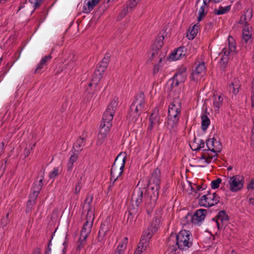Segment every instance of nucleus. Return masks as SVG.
<instances>
[{
	"label": "nucleus",
	"mask_w": 254,
	"mask_h": 254,
	"mask_svg": "<svg viewBox=\"0 0 254 254\" xmlns=\"http://www.w3.org/2000/svg\"><path fill=\"white\" fill-rule=\"evenodd\" d=\"M118 105V98L114 97L104 112L100 126L97 144L101 145L104 142L112 126V120Z\"/></svg>",
	"instance_id": "nucleus-1"
},
{
	"label": "nucleus",
	"mask_w": 254,
	"mask_h": 254,
	"mask_svg": "<svg viewBox=\"0 0 254 254\" xmlns=\"http://www.w3.org/2000/svg\"><path fill=\"white\" fill-rule=\"evenodd\" d=\"M161 172L158 168L152 173L149 181L147 194H145L144 199L147 207L152 211L155 206L156 202L159 196V190L160 184Z\"/></svg>",
	"instance_id": "nucleus-2"
},
{
	"label": "nucleus",
	"mask_w": 254,
	"mask_h": 254,
	"mask_svg": "<svg viewBox=\"0 0 254 254\" xmlns=\"http://www.w3.org/2000/svg\"><path fill=\"white\" fill-rule=\"evenodd\" d=\"M207 150H204L198 161L202 164H209L213 158L217 156V152L220 151L221 145L214 138H209L206 141Z\"/></svg>",
	"instance_id": "nucleus-3"
},
{
	"label": "nucleus",
	"mask_w": 254,
	"mask_h": 254,
	"mask_svg": "<svg viewBox=\"0 0 254 254\" xmlns=\"http://www.w3.org/2000/svg\"><path fill=\"white\" fill-rule=\"evenodd\" d=\"M92 199L93 197L92 196L87 195L83 205V211L85 212H87V219L83 225L80 235V237H81L83 240L86 239L91 231L94 219L93 217H92L93 215L91 204L92 202Z\"/></svg>",
	"instance_id": "nucleus-4"
},
{
	"label": "nucleus",
	"mask_w": 254,
	"mask_h": 254,
	"mask_svg": "<svg viewBox=\"0 0 254 254\" xmlns=\"http://www.w3.org/2000/svg\"><path fill=\"white\" fill-rule=\"evenodd\" d=\"M176 242L178 248L182 250H186L192 245V236L189 231H181L177 235H172L169 239V243Z\"/></svg>",
	"instance_id": "nucleus-5"
},
{
	"label": "nucleus",
	"mask_w": 254,
	"mask_h": 254,
	"mask_svg": "<svg viewBox=\"0 0 254 254\" xmlns=\"http://www.w3.org/2000/svg\"><path fill=\"white\" fill-rule=\"evenodd\" d=\"M144 106V95L140 93L136 95L135 100L132 103L128 118L132 122H136L138 117L142 112Z\"/></svg>",
	"instance_id": "nucleus-6"
},
{
	"label": "nucleus",
	"mask_w": 254,
	"mask_h": 254,
	"mask_svg": "<svg viewBox=\"0 0 254 254\" xmlns=\"http://www.w3.org/2000/svg\"><path fill=\"white\" fill-rule=\"evenodd\" d=\"M109 58L110 56H109V54L106 55V56L102 59L100 64V67H97V69L94 72V76L92 78V82L89 83V88H87L86 91L87 100L91 98L93 96L92 93L90 92L89 88H90L93 84H97L98 81H99L102 76V74L107 67L108 64L109 62Z\"/></svg>",
	"instance_id": "nucleus-7"
},
{
	"label": "nucleus",
	"mask_w": 254,
	"mask_h": 254,
	"mask_svg": "<svg viewBox=\"0 0 254 254\" xmlns=\"http://www.w3.org/2000/svg\"><path fill=\"white\" fill-rule=\"evenodd\" d=\"M181 108V104L178 100L173 101L169 106L168 124L171 125L172 128L176 127L179 121Z\"/></svg>",
	"instance_id": "nucleus-8"
},
{
	"label": "nucleus",
	"mask_w": 254,
	"mask_h": 254,
	"mask_svg": "<svg viewBox=\"0 0 254 254\" xmlns=\"http://www.w3.org/2000/svg\"><path fill=\"white\" fill-rule=\"evenodd\" d=\"M227 184L229 186V189L232 192H237L243 188L244 184V178L242 176L235 175L228 178L224 182V184Z\"/></svg>",
	"instance_id": "nucleus-9"
},
{
	"label": "nucleus",
	"mask_w": 254,
	"mask_h": 254,
	"mask_svg": "<svg viewBox=\"0 0 254 254\" xmlns=\"http://www.w3.org/2000/svg\"><path fill=\"white\" fill-rule=\"evenodd\" d=\"M43 179L44 177L42 176L39 180L36 181L33 185L31 192L29 195V199L27 202V212L31 210L30 205H33L34 204L35 201L42 188Z\"/></svg>",
	"instance_id": "nucleus-10"
},
{
	"label": "nucleus",
	"mask_w": 254,
	"mask_h": 254,
	"mask_svg": "<svg viewBox=\"0 0 254 254\" xmlns=\"http://www.w3.org/2000/svg\"><path fill=\"white\" fill-rule=\"evenodd\" d=\"M220 200L218 194L216 192L211 193L209 191L203 195L199 200V204L204 207H210L217 204Z\"/></svg>",
	"instance_id": "nucleus-11"
},
{
	"label": "nucleus",
	"mask_w": 254,
	"mask_h": 254,
	"mask_svg": "<svg viewBox=\"0 0 254 254\" xmlns=\"http://www.w3.org/2000/svg\"><path fill=\"white\" fill-rule=\"evenodd\" d=\"M206 213V210L200 209L197 210L193 215L188 213L184 219L186 220V222L190 220L192 224L200 226L205 218Z\"/></svg>",
	"instance_id": "nucleus-12"
},
{
	"label": "nucleus",
	"mask_w": 254,
	"mask_h": 254,
	"mask_svg": "<svg viewBox=\"0 0 254 254\" xmlns=\"http://www.w3.org/2000/svg\"><path fill=\"white\" fill-rule=\"evenodd\" d=\"M126 163V158L123 157L121 153L119 154L116 157L113 165L111 169V174H113L118 177H120L122 174L125 165Z\"/></svg>",
	"instance_id": "nucleus-13"
},
{
	"label": "nucleus",
	"mask_w": 254,
	"mask_h": 254,
	"mask_svg": "<svg viewBox=\"0 0 254 254\" xmlns=\"http://www.w3.org/2000/svg\"><path fill=\"white\" fill-rule=\"evenodd\" d=\"M236 51V47L233 44L229 45L223 48L220 55L221 56V62L224 64L227 63L230 57L235 54Z\"/></svg>",
	"instance_id": "nucleus-14"
},
{
	"label": "nucleus",
	"mask_w": 254,
	"mask_h": 254,
	"mask_svg": "<svg viewBox=\"0 0 254 254\" xmlns=\"http://www.w3.org/2000/svg\"><path fill=\"white\" fill-rule=\"evenodd\" d=\"M213 220L215 221L218 228L220 229L222 228L224 225H227L229 219L225 211L221 210L218 212L216 218H213Z\"/></svg>",
	"instance_id": "nucleus-15"
},
{
	"label": "nucleus",
	"mask_w": 254,
	"mask_h": 254,
	"mask_svg": "<svg viewBox=\"0 0 254 254\" xmlns=\"http://www.w3.org/2000/svg\"><path fill=\"white\" fill-rule=\"evenodd\" d=\"M186 77L187 74L185 69L178 71L172 78L171 86L172 87L177 86L180 83L184 82Z\"/></svg>",
	"instance_id": "nucleus-16"
},
{
	"label": "nucleus",
	"mask_w": 254,
	"mask_h": 254,
	"mask_svg": "<svg viewBox=\"0 0 254 254\" xmlns=\"http://www.w3.org/2000/svg\"><path fill=\"white\" fill-rule=\"evenodd\" d=\"M145 188H136L132 195V200L134 201L137 206L142 202L143 195L146 192Z\"/></svg>",
	"instance_id": "nucleus-17"
},
{
	"label": "nucleus",
	"mask_w": 254,
	"mask_h": 254,
	"mask_svg": "<svg viewBox=\"0 0 254 254\" xmlns=\"http://www.w3.org/2000/svg\"><path fill=\"white\" fill-rule=\"evenodd\" d=\"M205 67L204 62L199 63L193 70L190 77L191 80L196 81L200 77V74L204 71Z\"/></svg>",
	"instance_id": "nucleus-18"
},
{
	"label": "nucleus",
	"mask_w": 254,
	"mask_h": 254,
	"mask_svg": "<svg viewBox=\"0 0 254 254\" xmlns=\"http://www.w3.org/2000/svg\"><path fill=\"white\" fill-rule=\"evenodd\" d=\"M140 0H129L127 6L122 9L120 15L118 17V20H121L126 16L129 10H131L132 8L135 7Z\"/></svg>",
	"instance_id": "nucleus-19"
},
{
	"label": "nucleus",
	"mask_w": 254,
	"mask_h": 254,
	"mask_svg": "<svg viewBox=\"0 0 254 254\" xmlns=\"http://www.w3.org/2000/svg\"><path fill=\"white\" fill-rule=\"evenodd\" d=\"M187 49L185 47H180L176 51L173 52L170 56V59L172 61H176L183 59L186 55Z\"/></svg>",
	"instance_id": "nucleus-20"
},
{
	"label": "nucleus",
	"mask_w": 254,
	"mask_h": 254,
	"mask_svg": "<svg viewBox=\"0 0 254 254\" xmlns=\"http://www.w3.org/2000/svg\"><path fill=\"white\" fill-rule=\"evenodd\" d=\"M161 123L160 117L157 112L152 113L149 119L150 125L148 127V129L152 130L158 128Z\"/></svg>",
	"instance_id": "nucleus-21"
},
{
	"label": "nucleus",
	"mask_w": 254,
	"mask_h": 254,
	"mask_svg": "<svg viewBox=\"0 0 254 254\" xmlns=\"http://www.w3.org/2000/svg\"><path fill=\"white\" fill-rule=\"evenodd\" d=\"M164 37L159 36L156 39L152 48V57L155 58L156 55H158L159 50L162 48L163 45Z\"/></svg>",
	"instance_id": "nucleus-22"
},
{
	"label": "nucleus",
	"mask_w": 254,
	"mask_h": 254,
	"mask_svg": "<svg viewBox=\"0 0 254 254\" xmlns=\"http://www.w3.org/2000/svg\"><path fill=\"white\" fill-rule=\"evenodd\" d=\"M100 0H85L82 11L85 13H90L99 3Z\"/></svg>",
	"instance_id": "nucleus-23"
},
{
	"label": "nucleus",
	"mask_w": 254,
	"mask_h": 254,
	"mask_svg": "<svg viewBox=\"0 0 254 254\" xmlns=\"http://www.w3.org/2000/svg\"><path fill=\"white\" fill-rule=\"evenodd\" d=\"M155 232L154 231V229L152 228V226H151L150 228H148V230H145L143 232V234L141 237V244H145L147 245V242L149 241V240L152 237L153 233Z\"/></svg>",
	"instance_id": "nucleus-24"
},
{
	"label": "nucleus",
	"mask_w": 254,
	"mask_h": 254,
	"mask_svg": "<svg viewBox=\"0 0 254 254\" xmlns=\"http://www.w3.org/2000/svg\"><path fill=\"white\" fill-rule=\"evenodd\" d=\"M213 106L215 112H218L222 106L223 98L221 95H214L212 97Z\"/></svg>",
	"instance_id": "nucleus-25"
},
{
	"label": "nucleus",
	"mask_w": 254,
	"mask_h": 254,
	"mask_svg": "<svg viewBox=\"0 0 254 254\" xmlns=\"http://www.w3.org/2000/svg\"><path fill=\"white\" fill-rule=\"evenodd\" d=\"M127 243V238H124L122 241L119 243L114 254H125Z\"/></svg>",
	"instance_id": "nucleus-26"
},
{
	"label": "nucleus",
	"mask_w": 254,
	"mask_h": 254,
	"mask_svg": "<svg viewBox=\"0 0 254 254\" xmlns=\"http://www.w3.org/2000/svg\"><path fill=\"white\" fill-rule=\"evenodd\" d=\"M85 144V139L84 137L80 136L79 138L74 143L73 148L75 150V153L79 154V152L82 150L83 146Z\"/></svg>",
	"instance_id": "nucleus-27"
},
{
	"label": "nucleus",
	"mask_w": 254,
	"mask_h": 254,
	"mask_svg": "<svg viewBox=\"0 0 254 254\" xmlns=\"http://www.w3.org/2000/svg\"><path fill=\"white\" fill-rule=\"evenodd\" d=\"M240 81L238 78H234L229 85L230 91L232 92L234 95L238 94L240 88Z\"/></svg>",
	"instance_id": "nucleus-28"
},
{
	"label": "nucleus",
	"mask_w": 254,
	"mask_h": 254,
	"mask_svg": "<svg viewBox=\"0 0 254 254\" xmlns=\"http://www.w3.org/2000/svg\"><path fill=\"white\" fill-rule=\"evenodd\" d=\"M205 145L204 141L200 139H194V141L190 144L191 148L194 151L199 150L201 148H203Z\"/></svg>",
	"instance_id": "nucleus-29"
},
{
	"label": "nucleus",
	"mask_w": 254,
	"mask_h": 254,
	"mask_svg": "<svg viewBox=\"0 0 254 254\" xmlns=\"http://www.w3.org/2000/svg\"><path fill=\"white\" fill-rule=\"evenodd\" d=\"M78 157V153H73L69 157L66 165V168L68 172H70L72 170L73 165L77 161Z\"/></svg>",
	"instance_id": "nucleus-30"
},
{
	"label": "nucleus",
	"mask_w": 254,
	"mask_h": 254,
	"mask_svg": "<svg viewBox=\"0 0 254 254\" xmlns=\"http://www.w3.org/2000/svg\"><path fill=\"white\" fill-rule=\"evenodd\" d=\"M52 59L51 55L45 56L44 57L40 62L37 68L35 69V72H38L40 70L43 69L44 66L46 65L47 63L49 62Z\"/></svg>",
	"instance_id": "nucleus-31"
},
{
	"label": "nucleus",
	"mask_w": 254,
	"mask_h": 254,
	"mask_svg": "<svg viewBox=\"0 0 254 254\" xmlns=\"http://www.w3.org/2000/svg\"><path fill=\"white\" fill-rule=\"evenodd\" d=\"M208 5L203 4L200 6L198 10V16L197 17V21L200 22L205 16L207 13Z\"/></svg>",
	"instance_id": "nucleus-32"
},
{
	"label": "nucleus",
	"mask_w": 254,
	"mask_h": 254,
	"mask_svg": "<svg viewBox=\"0 0 254 254\" xmlns=\"http://www.w3.org/2000/svg\"><path fill=\"white\" fill-rule=\"evenodd\" d=\"M251 27L249 25H245L243 31V39L246 43L250 41L251 38V34L250 32Z\"/></svg>",
	"instance_id": "nucleus-33"
},
{
	"label": "nucleus",
	"mask_w": 254,
	"mask_h": 254,
	"mask_svg": "<svg viewBox=\"0 0 254 254\" xmlns=\"http://www.w3.org/2000/svg\"><path fill=\"white\" fill-rule=\"evenodd\" d=\"M231 5H227L226 6H222V5H220L218 9H215L214 10V13L216 15H223L227 13L230 10Z\"/></svg>",
	"instance_id": "nucleus-34"
},
{
	"label": "nucleus",
	"mask_w": 254,
	"mask_h": 254,
	"mask_svg": "<svg viewBox=\"0 0 254 254\" xmlns=\"http://www.w3.org/2000/svg\"><path fill=\"white\" fill-rule=\"evenodd\" d=\"M201 129L205 130L210 125V121L209 119L206 115H202L201 117Z\"/></svg>",
	"instance_id": "nucleus-35"
},
{
	"label": "nucleus",
	"mask_w": 254,
	"mask_h": 254,
	"mask_svg": "<svg viewBox=\"0 0 254 254\" xmlns=\"http://www.w3.org/2000/svg\"><path fill=\"white\" fill-rule=\"evenodd\" d=\"M85 180L83 178V177L81 176L80 179L78 180V182L75 186V193L76 194H78L81 188H82V184L83 183H84Z\"/></svg>",
	"instance_id": "nucleus-36"
},
{
	"label": "nucleus",
	"mask_w": 254,
	"mask_h": 254,
	"mask_svg": "<svg viewBox=\"0 0 254 254\" xmlns=\"http://www.w3.org/2000/svg\"><path fill=\"white\" fill-rule=\"evenodd\" d=\"M104 226H105V225H103V226L101 225L100 229L99 231V233H98L99 236L98 237V241H100V242H101L103 240V238L107 232V230L106 229H104L103 227H104Z\"/></svg>",
	"instance_id": "nucleus-37"
},
{
	"label": "nucleus",
	"mask_w": 254,
	"mask_h": 254,
	"mask_svg": "<svg viewBox=\"0 0 254 254\" xmlns=\"http://www.w3.org/2000/svg\"><path fill=\"white\" fill-rule=\"evenodd\" d=\"M147 245L145 244H141V241L138 244V248L136 249L133 254H141L142 252L145 250Z\"/></svg>",
	"instance_id": "nucleus-38"
},
{
	"label": "nucleus",
	"mask_w": 254,
	"mask_h": 254,
	"mask_svg": "<svg viewBox=\"0 0 254 254\" xmlns=\"http://www.w3.org/2000/svg\"><path fill=\"white\" fill-rule=\"evenodd\" d=\"M222 180L220 178H217L216 180H213L211 183V188L212 189L218 188Z\"/></svg>",
	"instance_id": "nucleus-39"
},
{
	"label": "nucleus",
	"mask_w": 254,
	"mask_h": 254,
	"mask_svg": "<svg viewBox=\"0 0 254 254\" xmlns=\"http://www.w3.org/2000/svg\"><path fill=\"white\" fill-rule=\"evenodd\" d=\"M59 174V169L58 167L54 168L53 170L49 174L50 179L54 180L55 178Z\"/></svg>",
	"instance_id": "nucleus-40"
},
{
	"label": "nucleus",
	"mask_w": 254,
	"mask_h": 254,
	"mask_svg": "<svg viewBox=\"0 0 254 254\" xmlns=\"http://www.w3.org/2000/svg\"><path fill=\"white\" fill-rule=\"evenodd\" d=\"M198 24H195L190 31V35L191 36V39L194 38L198 32Z\"/></svg>",
	"instance_id": "nucleus-41"
},
{
	"label": "nucleus",
	"mask_w": 254,
	"mask_h": 254,
	"mask_svg": "<svg viewBox=\"0 0 254 254\" xmlns=\"http://www.w3.org/2000/svg\"><path fill=\"white\" fill-rule=\"evenodd\" d=\"M85 243L86 240H83L81 237H79L76 246V250L80 251L85 245Z\"/></svg>",
	"instance_id": "nucleus-42"
},
{
	"label": "nucleus",
	"mask_w": 254,
	"mask_h": 254,
	"mask_svg": "<svg viewBox=\"0 0 254 254\" xmlns=\"http://www.w3.org/2000/svg\"><path fill=\"white\" fill-rule=\"evenodd\" d=\"M28 1L31 4L32 6L34 7V10L41 5L40 3L38 1V0H28Z\"/></svg>",
	"instance_id": "nucleus-43"
},
{
	"label": "nucleus",
	"mask_w": 254,
	"mask_h": 254,
	"mask_svg": "<svg viewBox=\"0 0 254 254\" xmlns=\"http://www.w3.org/2000/svg\"><path fill=\"white\" fill-rule=\"evenodd\" d=\"M195 188H192V189L195 191H201L206 189V187L205 185H194Z\"/></svg>",
	"instance_id": "nucleus-44"
},
{
	"label": "nucleus",
	"mask_w": 254,
	"mask_h": 254,
	"mask_svg": "<svg viewBox=\"0 0 254 254\" xmlns=\"http://www.w3.org/2000/svg\"><path fill=\"white\" fill-rule=\"evenodd\" d=\"M160 221L158 219H155L154 221H153L151 226H152V228L154 229V231L156 232L158 228L159 225Z\"/></svg>",
	"instance_id": "nucleus-45"
},
{
	"label": "nucleus",
	"mask_w": 254,
	"mask_h": 254,
	"mask_svg": "<svg viewBox=\"0 0 254 254\" xmlns=\"http://www.w3.org/2000/svg\"><path fill=\"white\" fill-rule=\"evenodd\" d=\"M8 215H9V213H7L6 215V217L3 218L1 219V225L3 227L5 226L6 225V224H7V223L8 222V221H9L8 218Z\"/></svg>",
	"instance_id": "nucleus-46"
},
{
	"label": "nucleus",
	"mask_w": 254,
	"mask_h": 254,
	"mask_svg": "<svg viewBox=\"0 0 254 254\" xmlns=\"http://www.w3.org/2000/svg\"><path fill=\"white\" fill-rule=\"evenodd\" d=\"M247 188L248 190H253L254 189V178L251 180Z\"/></svg>",
	"instance_id": "nucleus-47"
},
{
	"label": "nucleus",
	"mask_w": 254,
	"mask_h": 254,
	"mask_svg": "<svg viewBox=\"0 0 254 254\" xmlns=\"http://www.w3.org/2000/svg\"><path fill=\"white\" fill-rule=\"evenodd\" d=\"M119 177H118L113 174H111V177H110V180L111 181H112V182H116V183H118L120 181V179H119Z\"/></svg>",
	"instance_id": "nucleus-48"
},
{
	"label": "nucleus",
	"mask_w": 254,
	"mask_h": 254,
	"mask_svg": "<svg viewBox=\"0 0 254 254\" xmlns=\"http://www.w3.org/2000/svg\"><path fill=\"white\" fill-rule=\"evenodd\" d=\"M52 244V243H51V241H50L49 243V245L48 246V247H47V249H46V251H45V254H51V248L50 247V246Z\"/></svg>",
	"instance_id": "nucleus-49"
},
{
	"label": "nucleus",
	"mask_w": 254,
	"mask_h": 254,
	"mask_svg": "<svg viewBox=\"0 0 254 254\" xmlns=\"http://www.w3.org/2000/svg\"><path fill=\"white\" fill-rule=\"evenodd\" d=\"M20 55L21 52H17L15 53V57L16 58V59L14 60L12 65H13L14 63L20 58Z\"/></svg>",
	"instance_id": "nucleus-50"
},
{
	"label": "nucleus",
	"mask_w": 254,
	"mask_h": 254,
	"mask_svg": "<svg viewBox=\"0 0 254 254\" xmlns=\"http://www.w3.org/2000/svg\"><path fill=\"white\" fill-rule=\"evenodd\" d=\"M252 107H254V88H252L251 95Z\"/></svg>",
	"instance_id": "nucleus-51"
},
{
	"label": "nucleus",
	"mask_w": 254,
	"mask_h": 254,
	"mask_svg": "<svg viewBox=\"0 0 254 254\" xmlns=\"http://www.w3.org/2000/svg\"><path fill=\"white\" fill-rule=\"evenodd\" d=\"M250 145L254 146V132H251V136L250 138Z\"/></svg>",
	"instance_id": "nucleus-52"
},
{
	"label": "nucleus",
	"mask_w": 254,
	"mask_h": 254,
	"mask_svg": "<svg viewBox=\"0 0 254 254\" xmlns=\"http://www.w3.org/2000/svg\"><path fill=\"white\" fill-rule=\"evenodd\" d=\"M159 68H160V65L159 64H155L154 65V68H153L154 74H155L159 71Z\"/></svg>",
	"instance_id": "nucleus-53"
},
{
	"label": "nucleus",
	"mask_w": 254,
	"mask_h": 254,
	"mask_svg": "<svg viewBox=\"0 0 254 254\" xmlns=\"http://www.w3.org/2000/svg\"><path fill=\"white\" fill-rule=\"evenodd\" d=\"M67 242L66 241H65L63 243V246H64V247L63 250H62L63 254H64L65 253V252L66 251V246H67Z\"/></svg>",
	"instance_id": "nucleus-54"
},
{
	"label": "nucleus",
	"mask_w": 254,
	"mask_h": 254,
	"mask_svg": "<svg viewBox=\"0 0 254 254\" xmlns=\"http://www.w3.org/2000/svg\"><path fill=\"white\" fill-rule=\"evenodd\" d=\"M245 16H248L249 19L252 17V13L250 10H247L245 13Z\"/></svg>",
	"instance_id": "nucleus-55"
},
{
	"label": "nucleus",
	"mask_w": 254,
	"mask_h": 254,
	"mask_svg": "<svg viewBox=\"0 0 254 254\" xmlns=\"http://www.w3.org/2000/svg\"><path fill=\"white\" fill-rule=\"evenodd\" d=\"M74 65V64L73 62H72L69 64L67 65V68H69V69H71V68H72L73 67Z\"/></svg>",
	"instance_id": "nucleus-56"
},
{
	"label": "nucleus",
	"mask_w": 254,
	"mask_h": 254,
	"mask_svg": "<svg viewBox=\"0 0 254 254\" xmlns=\"http://www.w3.org/2000/svg\"><path fill=\"white\" fill-rule=\"evenodd\" d=\"M117 184V183L111 181L110 182V186H109V189L112 190V188L113 186H114Z\"/></svg>",
	"instance_id": "nucleus-57"
},
{
	"label": "nucleus",
	"mask_w": 254,
	"mask_h": 254,
	"mask_svg": "<svg viewBox=\"0 0 254 254\" xmlns=\"http://www.w3.org/2000/svg\"><path fill=\"white\" fill-rule=\"evenodd\" d=\"M210 2H212V0H203V3L208 5Z\"/></svg>",
	"instance_id": "nucleus-58"
},
{
	"label": "nucleus",
	"mask_w": 254,
	"mask_h": 254,
	"mask_svg": "<svg viewBox=\"0 0 254 254\" xmlns=\"http://www.w3.org/2000/svg\"><path fill=\"white\" fill-rule=\"evenodd\" d=\"M249 203L253 204V205H254V197L253 198V197H250L249 198Z\"/></svg>",
	"instance_id": "nucleus-59"
},
{
	"label": "nucleus",
	"mask_w": 254,
	"mask_h": 254,
	"mask_svg": "<svg viewBox=\"0 0 254 254\" xmlns=\"http://www.w3.org/2000/svg\"><path fill=\"white\" fill-rule=\"evenodd\" d=\"M165 57V55L164 54H162V55H161V54L159 55V62H161L162 59L163 58H164Z\"/></svg>",
	"instance_id": "nucleus-60"
},
{
	"label": "nucleus",
	"mask_w": 254,
	"mask_h": 254,
	"mask_svg": "<svg viewBox=\"0 0 254 254\" xmlns=\"http://www.w3.org/2000/svg\"><path fill=\"white\" fill-rule=\"evenodd\" d=\"M30 154V149H28L27 150L25 151V156H29Z\"/></svg>",
	"instance_id": "nucleus-61"
},
{
	"label": "nucleus",
	"mask_w": 254,
	"mask_h": 254,
	"mask_svg": "<svg viewBox=\"0 0 254 254\" xmlns=\"http://www.w3.org/2000/svg\"><path fill=\"white\" fill-rule=\"evenodd\" d=\"M35 146V143L31 145V146H30V145L29 146V147H30V149H29L30 150H32L33 148Z\"/></svg>",
	"instance_id": "nucleus-62"
},
{
	"label": "nucleus",
	"mask_w": 254,
	"mask_h": 254,
	"mask_svg": "<svg viewBox=\"0 0 254 254\" xmlns=\"http://www.w3.org/2000/svg\"><path fill=\"white\" fill-rule=\"evenodd\" d=\"M222 0H212V2H214V3H217V2H219L221 1H222Z\"/></svg>",
	"instance_id": "nucleus-63"
},
{
	"label": "nucleus",
	"mask_w": 254,
	"mask_h": 254,
	"mask_svg": "<svg viewBox=\"0 0 254 254\" xmlns=\"http://www.w3.org/2000/svg\"><path fill=\"white\" fill-rule=\"evenodd\" d=\"M34 254H40V252L38 250H37L36 252L34 253Z\"/></svg>",
	"instance_id": "nucleus-64"
}]
</instances>
